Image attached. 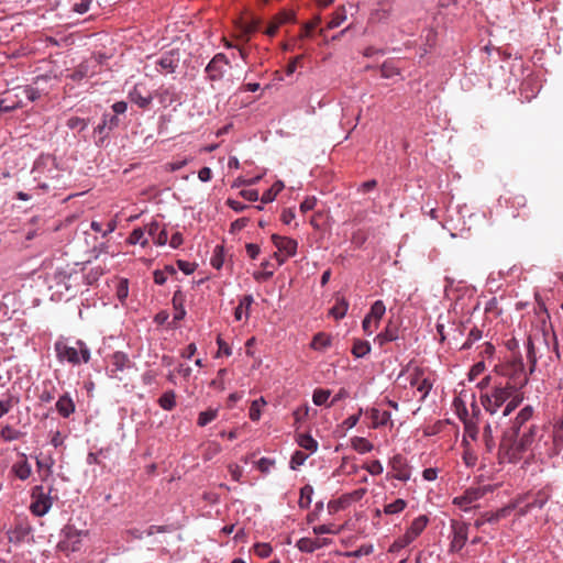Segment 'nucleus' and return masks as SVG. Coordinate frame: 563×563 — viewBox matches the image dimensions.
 <instances>
[{
  "label": "nucleus",
  "instance_id": "6",
  "mask_svg": "<svg viewBox=\"0 0 563 563\" xmlns=\"http://www.w3.org/2000/svg\"><path fill=\"white\" fill-rule=\"evenodd\" d=\"M87 532L77 530L74 527H66L64 531V539L59 542V548L63 551L76 552L82 547L84 538Z\"/></svg>",
  "mask_w": 563,
  "mask_h": 563
},
{
  "label": "nucleus",
  "instance_id": "17",
  "mask_svg": "<svg viewBox=\"0 0 563 563\" xmlns=\"http://www.w3.org/2000/svg\"><path fill=\"white\" fill-rule=\"evenodd\" d=\"M144 90V87L141 85H135L129 92V99L131 102L135 103L141 109H146L153 100V96Z\"/></svg>",
  "mask_w": 563,
  "mask_h": 563
},
{
  "label": "nucleus",
  "instance_id": "10",
  "mask_svg": "<svg viewBox=\"0 0 563 563\" xmlns=\"http://www.w3.org/2000/svg\"><path fill=\"white\" fill-rule=\"evenodd\" d=\"M453 538L451 541V550L460 551L465 545L468 538V525L462 521H452Z\"/></svg>",
  "mask_w": 563,
  "mask_h": 563
},
{
  "label": "nucleus",
  "instance_id": "2",
  "mask_svg": "<svg viewBox=\"0 0 563 563\" xmlns=\"http://www.w3.org/2000/svg\"><path fill=\"white\" fill-rule=\"evenodd\" d=\"M539 427L530 423L529 427L516 432H505L499 444L500 462L516 463L522 454L531 448L537 439Z\"/></svg>",
  "mask_w": 563,
  "mask_h": 563
},
{
  "label": "nucleus",
  "instance_id": "58",
  "mask_svg": "<svg viewBox=\"0 0 563 563\" xmlns=\"http://www.w3.org/2000/svg\"><path fill=\"white\" fill-rule=\"evenodd\" d=\"M231 478L234 482H240L243 476V470L240 465L232 463L228 466Z\"/></svg>",
  "mask_w": 563,
  "mask_h": 563
},
{
  "label": "nucleus",
  "instance_id": "38",
  "mask_svg": "<svg viewBox=\"0 0 563 563\" xmlns=\"http://www.w3.org/2000/svg\"><path fill=\"white\" fill-rule=\"evenodd\" d=\"M330 396L331 391L329 389H316L312 395V401L316 406L325 405L328 407V399Z\"/></svg>",
  "mask_w": 563,
  "mask_h": 563
},
{
  "label": "nucleus",
  "instance_id": "7",
  "mask_svg": "<svg viewBox=\"0 0 563 563\" xmlns=\"http://www.w3.org/2000/svg\"><path fill=\"white\" fill-rule=\"evenodd\" d=\"M488 490L489 488L487 486L466 489L463 495L453 499V504L463 511H468L472 509L473 504L484 497Z\"/></svg>",
  "mask_w": 563,
  "mask_h": 563
},
{
  "label": "nucleus",
  "instance_id": "53",
  "mask_svg": "<svg viewBox=\"0 0 563 563\" xmlns=\"http://www.w3.org/2000/svg\"><path fill=\"white\" fill-rule=\"evenodd\" d=\"M485 371V363L483 361L475 363L470 372H468V379L471 382L475 380L479 375H482Z\"/></svg>",
  "mask_w": 563,
  "mask_h": 563
},
{
  "label": "nucleus",
  "instance_id": "16",
  "mask_svg": "<svg viewBox=\"0 0 563 563\" xmlns=\"http://www.w3.org/2000/svg\"><path fill=\"white\" fill-rule=\"evenodd\" d=\"M131 360L126 353L121 351L114 352L111 356L112 367L110 368V377H118V373L131 367Z\"/></svg>",
  "mask_w": 563,
  "mask_h": 563
},
{
  "label": "nucleus",
  "instance_id": "28",
  "mask_svg": "<svg viewBox=\"0 0 563 563\" xmlns=\"http://www.w3.org/2000/svg\"><path fill=\"white\" fill-rule=\"evenodd\" d=\"M349 309V302L344 298L336 299L335 305L329 310V314L340 320L345 317Z\"/></svg>",
  "mask_w": 563,
  "mask_h": 563
},
{
  "label": "nucleus",
  "instance_id": "19",
  "mask_svg": "<svg viewBox=\"0 0 563 563\" xmlns=\"http://www.w3.org/2000/svg\"><path fill=\"white\" fill-rule=\"evenodd\" d=\"M329 543L328 539H312V538H301L297 541L296 547L299 551L305 553H312L313 551L327 545Z\"/></svg>",
  "mask_w": 563,
  "mask_h": 563
},
{
  "label": "nucleus",
  "instance_id": "35",
  "mask_svg": "<svg viewBox=\"0 0 563 563\" xmlns=\"http://www.w3.org/2000/svg\"><path fill=\"white\" fill-rule=\"evenodd\" d=\"M407 507V501L402 498H398L394 500L393 503L386 504L384 506V514L386 515H397L405 510Z\"/></svg>",
  "mask_w": 563,
  "mask_h": 563
},
{
  "label": "nucleus",
  "instance_id": "15",
  "mask_svg": "<svg viewBox=\"0 0 563 563\" xmlns=\"http://www.w3.org/2000/svg\"><path fill=\"white\" fill-rule=\"evenodd\" d=\"M51 490L49 486H37V517L44 516L51 509L54 501Z\"/></svg>",
  "mask_w": 563,
  "mask_h": 563
},
{
  "label": "nucleus",
  "instance_id": "51",
  "mask_svg": "<svg viewBox=\"0 0 563 563\" xmlns=\"http://www.w3.org/2000/svg\"><path fill=\"white\" fill-rule=\"evenodd\" d=\"M92 0H73V11L84 14L89 10Z\"/></svg>",
  "mask_w": 563,
  "mask_h": 563
},
{
  "label": "nucleus",
  "instance_id": "63",
  "mask_svg": "<svg viewBox=\"0 0 563 563\" xmlns=\"http://www.w3.org/2000/svg\"><path fill=\"white\" fill-rule=\"evenodd\" d=\"M317 205L316 197H307L301 203H300V211L301 212H308L312 210Z\"/></svg>",
  "mask_w": 563,
  "mask_h": 563
},
{
  "label": "nucleus",
  "instance_id": "50",
  "mask_svg": "<svg viewBox=\"0 0 563 563\" xmlns=\"http://www.w3.org/2000/svg\"><path fill=\"white\" fill-rule=\"evenodd\" d=\"M482 339V331L477 328H474L470 331L466 341L463 343L462 349H470L472 344Z\"/></svg>",
  "mask_w": 563,
  "mask_h": 563
},
{
  "label": "nucleus",
  "instance_id": "5",
  "mask_svg": "<svg viewBox=\"0 0 563 563\" xmlns=\"http://www.w3.org/2000/svg\"><path fill=\"white\" fill-rule=\"evenodd\" d=\"M272 241L278 253H275V256L279 264H283L288 257L296 255L298 243L296 240L287 236H280L277 234L272 235Z\"/></svg>",
  "mask_w": 563,
  "mask_h": 563
},
{
  "label": "nucleus",
  "instance_id": "4",
  "mask_svg": "<svg viewBox=\"0 0 563 563\" xmlns=\"http://www.w3.org/2000/svg\"><path fill=\"white\" fill-rule=\"evenodd\" d=\"M75 279L76 277L71 274H67L64 271H55L53 275L46 278L48 290L52 291L51 298L59 300L71 295Z\"/></svg>",
  "mask_w": 563,
  "mask_h": 563
},
{
  "label": "nucleus",
  "instance_id": "60",
  "mask_svg": "<svg viewBox=\"0 0 563 563\" xmlns=\"http://www.w3.org/2000/svg\"><path fill=\"white\" fill-rule=\"evenodd\" d=\"M217 344L219 347L218 355L223 354L225 356H230L232 354L231 347L220 335L217 338Z\"/></svg>",
  "mask_w": 563,
  "mask_h": 563
},
{
  "label": "nucleus",
  "instance_id": "29",
  "mask_svg": "<svg viewBox=\"0 0 563 563\" xmlns=\"http://www.w3.org/2000/svg\"><path fill=\"white\" fill-rule=\"evenodd\" d=\"M330 345H331V339L329 335H327L323 332L317 333L310 343L311 349H313L316 351H324Z\"/></svg>",
  "mask_w": 563,
  "mask_h": 563
},
{
  "label": "nucleus",
  "instance_id": "12",
  "mask_svg": "<svg viewBox=\"0 0 563 563\" xmlns=\"http://www.w3.org/2000/svg\"><path fill=\"white\" fill-rule=\"evenodd\" d=\"M534 409L532 406L527 405L516 415L510 429L507 432L518 433L520 430L529 427L533 417Z\"/></svg>",
  "mask_w": 563,
  "mask_h": 563
},
{
  "label": "nucleus",
  "instance_id": "27",
  "mask_svg": "<svg viewBox=\"0 0 563 563\" xmlns=\"http://www.w3.org/2000/svg\"><path fill=\"white\" fill-rule=\"evenodd\" d=\"M285 188V185L282 180H276L269 189H267L261 200L263 203H269L274 201L277 195Z\"/></svg>",
  "mask_w": 563,
  "mask_h": 563
},
{
  "label": "nucleus",
  "instance_id": "48",
  "mask_svg": "<svg viewBox=\"0 0 563 563\" xmlns=\"http://www.w3.org/2000/svg\"><path fill=\"white\" fill-rule=\"evenodd\" d=\"M549 496L543 492H538L534 499L530 503H528L531 506V509L538 508L542 509L544 505L548 503Z\"/></svg>",
  "mask_w": 563,
  "mask_h": 563
},
{
  "label": "nucleus",
  "instance_id": "25",
  "mask_svg": "<svg viewBox=\"0 0 563 563\" xmlns=\"http://www.w3.org/2000/svg\"><path fill=\"white\" fill-rule=\"evenodd\" d=\"M386 312V306L383 300H376L372 307L369 312L366 314L368 318L374 320V328H378V322L383 318Z\"/></svg>",
  "mask_w": 563,
  "mask_h": 563
},
{
  "label": "nucleus",
  "instance_id": "40",
  "mask_svg": "<svg viewBox=\"0 0 563 563\" xmlns=\"http://www.w3.org/2000/svg\"><path fill=\"white\" fill-rule=\"evenodd\" d=\"M218 416L217 409H208L206 411H201L198 416L197 423L199 427H205L211 421H213Z\"/></svg>",
  "mask_w": 563,
  "mask_h": 563
},
{
  "label": "nucleus",
  "instance_id": "30",
  "mask_svg": "<svg viewBox=\"0 0 563 563\" xmlns=\"http://www.w3.org/2000/svg\"><path fill=\"white\" fill-rule=\"evenodd\" d=\"M297 443L300 448L313 453L318 450V442L308 433H301L297 437Z\"/></svg>",
  "mask_w": 563,
  "mask_h": 563
},
{
  "label": "nucleus",
  "instance_id": "64",
  "mask_svg": "<svg viewBox=\"0 0 563 563\" xmlns=\"http://www.w3.org/2000/svg\"><path fill=\"white\" fill-rule=\"evenodd\" d=\"M161 224L157 222V221H152L151 223H148L146 227H145V232H147V234L153 239V241L155 240V236L157 235V233L161 231Z\"/></svg>",
  "mask_w": 563,
  "mask_h": 563
},
{
  "label": "nucleus",
  "instance_id": "43",
  "mask_svg": "<svg viewBox=\"0 0 563 563\" xmlns=\"http://www.w3.org/2000/svg\"><path fill=\"white\" fill-rule=\"evenodd\" d=\"M43 391L41 394V400L44 402H48L54 398V394L56 391V388L52 382H44L43 383Z\"/></svg>",
  "mask_w": 563,
  "mask_h": 563
},
{
  "label": "nucleus",
  "instance_id": "13",
  "mask_svg": "<svg viewBox=\"0 0 563 563\" xmlns=\"http://www.w3.org/2000/svg\"><path fill=\"white\" fill-rule=\"evenodd\" d=\"M180 62V54L176 49L164 53L157 60L159 70L166 74H172L176 70Z\"/></svg>",
  "mask_w": 563,
  "mask_h": 563
},
{
  "label": "nucleus",
  "instance_id": "18",
  "mask_svg": "<svg viewBox=\"0 0 563 563\" xmlns=\"http://www.w3.org/2000/svg\"><path fill=\"white\" fill-rule=\"evenodd\" d=\"M16 478L21 481L27 479L32 474V466L25 454H20L11 468Z\"/></svg>",
  "mask_w": 563,
  "mask_h": 563
},
{
  "label": "nucleus",
  "instance_id": "56",
  "mask_svg": "<svg viewBox=\"0 0 563 563\" xmlns=\"http://www.w3.org/2000/svg\"><path fill=\"white\" fill-rule=\"evenodd\" d=\"M225 375H227L225 368L219 369L217 373V377L211 382V386H213L214 388H217L219 390H224L225 389V385H224V376Z\"/></svg>",
  "mask_w": 563,
  "mask_h": 563
},
{
  "label": "nucleus",
  "instance_id": "1",
  "mask_svg": "<svg viewBox=\"0 0 563 563\" xmlns=\"http://www.w3.org/2000/svg\"><path fill=\"white\" fill-rule=\"evenodd\" d=\"M496 368L500 375L493 380V388L481 395V404L489 415L483 430V442L488 453L496 448L494 424L508 417L522 401V388L528 383V374L521 358H515Z\"/></svg>",
  "mask_w": 563,
  "mask_h": 563
},
{
  "label": "nucleus",
  "instance_id": "23",
  "mask_svg": "<svg viewBox=\"0 0 563 563\" xmlns=\"http://www.w3.org/2000/svg\"><path fill=\"white\" fill-rule=\"evenodd\" d=\"M254 302L252 295H245L240 299L239 306L234 310V318L236 321H241L243 318H249V311Z\"/></svg>",
  "mask_w": 563,
  "mask_h": 563
},
{
  "label": "nucleus",
  "instance_id": "49",
  "mask_svg": "<svg viewBox=\"0 0 563 563\" xmlns=\"http://www.w3.org/2000/svg\"><path fill=\"white\" fill-rule=\"evenodd\" d=\"M408 545H410L409 541L404 536H400L390 544L388 552L397 553Z\"/></svg>",
  "mask_w": 563,
  "mask_h": 563
},
{
  "label": "nucleus",
  "instance_id": "3",
  "mask_svg": "<svg viewBox=\"0 0 563 563\" xmlns=\"http://www.w3.org/2000/svg\"><path fill=\"white\" fill-rule=\"evenodd\" d=\"M54 350L59 362L71 366L87 364L91 358L89 346L81 340L59 338L54 343Z\"/></svg>",
  "mask_w": 563,
  "mask_h": 563
},
{
  "label": "nucleus",
  "instance_id": "36",
  "mask_svg": "<svg viewBox=\"0 0 563 563\" xmlns=\"http://www.w3.org/2000/svg\"><path fill=\"white\" fill-rule=\"evenodd\" d=\"M477 417H475L472 420H467L464 422V438H470L471 440L475 441L478 435V423H477Z\"/></svg>",
  "mask_w": 563,
  "mask_h": 563
},
{
  "label": "nucleus",
  "instance_id": "20",
  "mask_svg": "<svg viewBox=\"0 0 563 563\" xmlns=\"http://www.w3.org/2000/svg\"><path fill=\"white\" fill-rule=\"evenodd\" d=\"M367 413L372 420V428L374 429L384 427L389 422L390 426H393L391 413L389 411H382L377 408H372L367 411Z\"/></svg>",
  "mask_w": 563,
  "mask_h": 563
},
{
  "label": "nucleus",
  "instance_id": "21",
  "mask_svg": "<svg viewBox=\"0 0 563 563\" xmlns=\"http://www.w3.org/2000/svg\"><path fill=\"white\" fill-rule=\"evenodd\" d=\"M453 406L455 408L457 417L460 418V420L463 421V423L467 420L474 419L481 412L479 407L476 405L475 401H473V404H472L473 417L468 416V410L461 398H455L453 401Z\"/></svg>",
  "mask_w": 563,
  "mask_h": 563
},
{
  "label": "nucleus",
  "instance_id": "42",
  "mask_svg": "<svg viewBox=\"0 0 563 563\" xmlns=\"http://www.w3.org/2000/svg\"><path fill=\"white\" fill-rule=\"evenodd\" d=\"M380 71L384 78H393L400 75L399 69L391 62H385L380 67Z\"/></svg>",
  "mask_w": 563,
  "mask_h": 563
},
{
  "label": "nucleus",
  "instance_id": "8",
  "mask_svg": "<svg viewBox=\"0 0 563 563\" xmlns=\"http://www.w3.org/2000/svg\"><path fill=\"white\" fill-rule=\"evenodd\" d=\"M228 66L229 59L227 56L223 53L216 54L206 67L208 78L212 81L220 80Z\"/></svg>",
  "mask_w": 563,
  "mask_h": 563
},
{
  "label": "nucleus",
  "instance_id": "59",
  "mask_svg": "<svg viewBox=\"0 0 563 563\" xmlns=\"http://www.w3.org/2000/svg\"><path fill=\"white\" fill-rule=\"evenodd\" d=\"M362 412H363V410H362V408H360V409H358V412H357L356 415H352V416L347 417V418L343 421V423H342V424H343V427H344L345 429H352V428H354V427L357 424V422L360 421V417L362 416Z\"/></svg>",
  "mask_w": 563,
  "mask_h": 563
},
{
  "label": "nucleus",
  "instance_id": "61",
  "mask_svg": "<svg viewBox=\"0 0 563 563\" xmlns=\"http://www.w3.org/2000/svg\"><path fill=\"white\" fill-rule=\"evenodd\" d=\"M257 468L263 473H268L274 465V461L268 457H261L257 461Z\"/></svg>",
  "mask_w": 563,
  "mask_h": 563
},
{
  "label": "nucleus",
  "instance_id": "62",
  "mask_svg": "<svg viewBox=\"0 0 563 563\" xmlns=\"http://www.w3.org/2000/svg\"><path fill=\"white\" fill-rule=\"evenodd\" d=\"M172 531L170 527L169 526H150L146 530H145V534L147 537H151L155 533H163V532H169Z\"/></svg>",
  "mask_w": 563,
  "mask_h": 563
},
{
  "label": "nucleus",
  "instance_id": "33",
  "mask_svg": "<svg viewBox=\"0 0 563 563\" xmlns=\"http://www.w3.org/2000/svg\"><path fill=\"white\" fill-rule=\"evenodd\" d=\"M126 241L131 245L140 244L143 247L146 246L147 243H148V240L145 238V230L142 229V228L134 229L130 233V235H129Z\"/></svg>",
  "mask_w": 563,
  "mask_h": 563
},
{
  "label": "nucleus",
  "instance_id": "31",
  "mask_svg": "<svg viewBox=\"0 0 563 563\" xmlns=\"http://www.w3.org/2000/svg\"><path fill=\"white\" fill-rule=\"evenodd\" d=\"M158 405L164 410H173L176 407V394L174 390L165 391L158 398Z\"/></svg>",
  "mask_w": 563,
  "mask_h": 563
},
{
  "label": "nucleus",
  "instance_id": "22",
  "mask_svg": "<svg viewBox=\"0 0 563 563\" xmlns=\"http://www.w3.org/2000/svg\"><path fill=\"white\" fill-rule=\"evenodd\" d=\"M520 499L498 509L495 512L487 514L486 515V522L495 523L498 522L500 519L506 518L510 515V512L515 509H517L518 505H520Z\"/></svg>",
  "mask_w": 563,
  "mask_h": 563
},
{
  "label": "nucleus",
  "instance_id": "46",
  "mask_svg": "<svg viewBox=\"0 0 563 563\" xmlns=\"http://www.w3.org/2000/svg\"><path fill=\"white\" fill-rule=\"evenodd\" d=\"M346 19V15L343 10H338L332 15L331 20L328 23V29L332 30L339 27Z\"/></svg>",
  "mask_w": 563,
  "mask_h": 563
},
{
  "label": "nucleus",
  "instance_id": "14",
  "mask_svg": "<svg viewBox=\"0 0 563 563\" xmlns=\"http://www.w3.org/2000/svg\"><path fill=\"white\" fill-rule=\"evenodd\" d=\"M428 523L429 518L426 515L418 516L411 521L410 526L402 534L404 538H406L411 544L423 532Z\"/></svg>",
  "mask_w": 563,
  "mask_h": 563
},
{
  "label": "nucleus",
  "instance_id": "11",
  "mask_svg": "<svg viewBox=\"0 0 563 563\" xmlns=\"http://www.w3.org/2000/svg\"><path fill=\"white\" fill-rule=\"evenodd\" d=\"M390 467L393 471L391 477L400 482H408L410 479V470L406 462V459L397 454L390 460Z\"/></svg>",
  "mask_w": 563,
  "mask_h": 563
},
{
  "label": "nucleus",
  "instance_id": "37",
  "mask_svg": "<svg viewBox=\"0 0 563 563\" xmlns=\"http://www.w3.org/2000/svg\"><path fill=\"white\" fill-rule=\"evenodd\" d=\"M371 352V345L367 341L356 340L352 347V354L360 358L364 357Z\"/></svg>",
  "mask_w": 563,
  "mask_h": 563
},
{
  "label": "nucleus",
  "instance_id": "24",
  "mask_svg": "<svg viewBox=\"0 0 563 563\" xmlns=\"http://www.w3.org/2000/svg\"><path fill=\"white\" fill-rule=\"evenodd\" d=\"M55 406L57 412L63 418H68L75 410L74 401L68 395L60 396Z\"/></svg>",
  "mask_w": 563,
  "mask_h": 563
},
{
  "label": "nucleus",
  "instance_id": "54",
  "mask_svg": "<svg viewBox=\"0 0 563 563\" xmlns=\"http://www.w3.org/2000/svg\"><path fill=\"white\" fill-rule=\"evenodd\" d=\"M254 553L263 559L268 558L272 553V547L268 543H256Z\"/></svg>",
  "mask_w": 563,
  "mask_h": 563
},
{
  "label": "nucleus",
  "instance_id": "47",
  "mask_svg": "<svg viewBox=\"0 0 563 563\" xmlns=\"http://www.w3.org/2000/svg\"><path fill=\"white\" fill-rule=\"evenodd\" d=\"M190 161H191V158H186V157L183 159H176V161L166 163L164 168L167 172L174 173V172L179 170L183 167H185Z\"/></svg>",
  "mask_w": 563,
  "mask_h": 563
},
{
  "label": "nucleus",
  "instance_id": "41",
  "mask_svg": "<svg viewBox=\"0 0 563 563\" xmlns=\"http://www.w3.org/2000/svg\"><path fill=\"white\" fill-rule=\"evenodd\" d=\"M66 125L70 130H75V131L81 132V131H84L88 126V121H86L85 119L79 118V117H70L67 120Z\"/></svg>",
  "mask_w": 563,
  "mask_h": 563
},
{
  "label": "nucleus",
  "instance_id": "52",
  "mask_svg": "<svg viewBox=\"0 0 563 563\" xmlns=\"http://www.w3.org/2000/svg\"><path fill=\"white\" fill-rule=\"evenodd\" d=\"M407 372H409V383L412 387L417 386L424 377L423 371L419 367H415L411 371L407 369Z\"/></svg>",
  "mask_w": 563,
  "mask_h": 563
},
{
  "label": "nucleus",
  "instance_id": "39",
  "mask_svg": "<svg viewBox=\"0 0 563 563\" xmlns=\"http://www.w3.org/2000/svg\"><path fill=\"white\" fill-rule=\"evenodd\" d=\"M398 339V332H397V329H391L389 327H387L385 329V331L380 332L377 336H376V340L379 342L380 345L387 343V342H391V341H395Z\"/></svg>",
  "mask_w": 563,
  "mask_h": 563
},
{
  "label": "nucleus",
  "instance_id": "26",
  "mask_svg": "<svg viewBox=\"0 0 563 563\" xmlns=\"http://www.w3.org/2000/svg\"><path fill=\"white\" fill-rule=\"evenodd\" d=\"M351 446L353 450H355L360 454L371 452L374 449V445L366 438H363V437L352 438Z\"/></svg>",
  "mask_w": 563,
  "mask_h": 563
},
{
  "label": "nucleus",
  "instance_id": "32",
  "mask_svg": "<svg viewBox=\"0 0 563 563\" xmlns=\"http://www.w3.org/2000/svg\"><path fill=\"white\" fill-rule=\"evenodd\" d=\"M313 487L309 484L300 489V498L298 505L301 509H308L312 501Z\"/></svg>",
  "mask_w": 563,
  "mask_h": 563
},
{
  "label": "nucleus",
  "instance_id": "57",
  "mask_svg": "<svg viewBox=\"0 0 563 563\" xmlns=\"http://www.w3.org/2000/svg\"><path fill=\"white\" fill-rule=\"evenodd\" d=\"M416 387L417 390L421 394V399H424L430 393L432 384L428 378L423 377Z\"/></svg>",
  "mask_w": 563,
  "mask_h": 563
},
{
  "label": "nucleus",
  "instance_id": "9",
  "mask_svg": "<svg viewBox=\"0 0 563 563\" xmlns=\"http://www.w3.org/2000/svg\"><path fill=\"white\" fill-rule=\"evenodd\" d=\"M541 349H547V343L540 336H529L527 339V358L530 365V373L536 369Z\"/></svg>",
  "mask_w": 563,
  "mask_h": 563
},
{
  "label": "nucleus",
  "instance_id": "45",
  "mask_svg": "<svg viewBox=\"0 0 563 563\" xmlns=\"http://www.w3.org/2000/svg\"><path fill=\"white\" fill-rule=\"evenodd\" d=\"M118 125H119V119L115 114L114 115L104 114L102 124H99L97 126V130L101 133L104 128L113 129Z\"/></svg>",
  "mask_w": 563,
  "mask_h": 563
},
{
  "label": "nucleus",
  "instance_id": "34",
  "mask_svg": "<svg viewBox=\"0 0 563 563\" xmlns=\"http://www.w3.org/2000/svg\"><path fill=\"white\" fill-rule=\"evenodd\" d=\"M266 405V400L264 397H260L258 399H255L252 401L249 416L252 421H258L262 416V407Z\"/></svg>",
  "mask_w": 563,
  "mask_h": 563
},
{
  "label": "nucleus",
  "instance_id": "55",
  "mask_svg": "<svg viewBox=\"0 0 563 563\" xmlns=\"http://www.w3.org/2000/svg\"><path fill=\"white\" fill-rule=\"evenodd\" d=\"M363 468H365L372 475H379L384 471L383 464L378 460H374L371 463L365 464Z\"/></svg>",
  "mask_w": 563,
  "mask_h": 563
},
{
  "label": "nucleus",
  "instance_id": "44",
  "mask_svg": "<svg viewBox=\"0 0 563 563\" xmlns=\"http://www.w3.org/2000/svg\"><path fill=\"white\" fill-rule=\"evenodd\" d=\"M308 459V454L301 452V451H296L292 455H291V459H290V468L291 470H297L299 466L303 465V463L307 461Z\"/></svg>",
  "mask_w": 563,
  "mask_h": 563
}]
</instances>
